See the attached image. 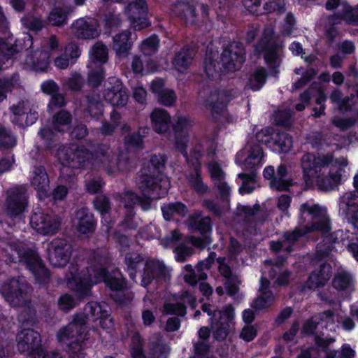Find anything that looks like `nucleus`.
I'll return each mask as SVG.
<instances>
[{
	"label": "nucleus",
	"mask_w": 358,
	"mask_h": 358,
	"mask_svg": "<svg viewBox=\"0 0 358 358\" xmlns=\"http://www.w3.org/2000/svg\"><path fill=\"white\" fill-rule=\"evenodd\" d=\"M334 156L331 153L322 156L307 152L303 155L301 166L306 181L316 178L318 188L323 191L334 189L341 184L342 173L345 172V162L339 165L338 160L332 164Z\"/></svg>",
	"instance_id": "nucleus-1"
},
{
	"label": "nucleus",
	"mask_w": 358,
	"mask_h": 358,
	"mask_svg": "<svg viewBox=\"0 0 358 358\" xmlns=\"http://www.w3.org/2000/svg\"><path fill=\"white\" fill-rule=\"evenodd\" d=\"M245 61V50L241 42L233 41L222 51L220 60L208 55L203 61L206 76L215 80L222 74L239 70Z\"/></svg>",
	"instance_id": "nucleus-2"
},
{
	"label": "nucleus",
	"mask_w": 358,
	"mask_h": 358,
	"mask_svg": "<svg viewBox=\"0 0 358 358\" xmlns=\"http://www.w3.org/2000/svg\"><path fill=\"white\" fill-rule=\"evenodd\" d=\"M36 310L30 299L24 298V355L31 358H64L59 352H46L41 345L38 331L25 326L34 327L38 323Z\"/></svg>",
	"instance_id": "nucleus-3"
},
{
	"label": "nucleus",
	"mask_w": 358,
	"mask_h": 358,
	"mask_svg": "<svg viewBox=\"0 0 358 358\" xmlns=\"http://www.w3.org/2000/svg\"><path fill=\"white\" fill-rule=\"evenodd\" d=\"M88 336L84 320L76 317L72 322L59 330L57 339L68 353V358H88L85 352Z\"/></svg>",
	"instance_id": "nucleus-4"
},
{
	"label": "nucleus",
	"mask_w": 358,
	"mask_h": 358,
	"mask_svg": "<svg viewBox=\"0 0 358 358\" xmlns=\"http://www.w3.org/2000/svg\"><path fill=\"white\" fill-rule=\"evenodd\" d=\"M94 273L96 282H103L110 290L115 292L111 298L116 303L125 305L129 302L124 293L127 289V280L118 268L110 271L106 267L99 266L94 268Z\"/></svg>",
	"instance_id": "nucleus-5"
},
{
	"label": "nucleus",
	"mask_w": 358,
	"mask_h": 358,
	"mask_svg": "<svg viewBox=\"0 0 358 358\" xmlns=\"http://www.w3.org/2000/svg\"><path fill=\"white\" fill-rule=\"evenodd\" d=\"M284 47L282 41L274 40L268 36L261 38L255 45V52L258 55H263L264 62L273 77H278L280 73V52Z\"/></svg>",
	"instance_id": "nucleus-6"
},
{
	"label": "nucleus",
	"mask_w": 358,
	"mask_h": 358,
	"mask_svg": "<svg viewBox=\"0 0 358 358\" xmlns=\"http://www.w3.org/2000/svg\"><path fill=\"white\" fill-rule=\"evenodd\" d=\"M69 274L66 280L68 287L75 294L78 301H81L89 297L94 285L89 269L86 268L80 271L78 264H71Z\"/></svg>",
	"instance_id": "nucleus-7"
},
{
	"label": "nucleus",
	"mask_w": 358,
	"mask_h": 358,
	"mask_svg": "<svg viewBox=\"0 0 358 358\" xmlns=\"http://www.w3.org/2000/svg\"><path fill=\"white\" fill-rule=\"evenodd\" d=\"M300 218L306 221L305 215L309 217L310 224L308 227L310 231H317L326 234L331 229V222L327 213V210L319 204H310L308 202L302 203L299 208Z\"/></svg>",
	"instance_id": "nucleus-8"
},
{
	"label": "nucleus",
	"mask_w": 358,
	"mask_h": 358,
	"mask_svg": "<svg viewBox=\"0 0 358 358\" xmlns=\"http://www.w3.org/2000/svg\"><path fill=\"white\" fill-rule=\"evenodd\" d=\"M24 266L32 275L34 284L40 287H46L51 278L50 270L36 250H24Z\"/></svg>",
	"instance_id": "nucleus-9"
},
{
	"label": "nucleus",
	"mask_w": 358,
	"mask_h": 358,
	"mask_svg": "<svg viewBox=\"0 0 358 358\" xmlns=\"http://www.w3.org/2000/svg\"><path fill=\"white\" fill-rule=\"evenodd\" d=\"M169 186L168 178L164 174L142 173L139 178L138 187L141 193L151 194L154 199H161L166 195Z\"/></svg>",
	"instance_id": "nucleus-10"
},
{
	"label": "nucleus",
	"mask_w": 358,
	"mask_h": 358,
	"mask_svg": "<svg viewBox=\"0 0 358 358\" xmlns=\"http://www.w3.org/2000/svg\"><path fill=\"white\" fill-rule=\"evenodd\" d=\"M30 224L41 234H54L60 227L61 220L58 216L45 213L41 208H36L30 217Z\"/></svg>",
	"instance_id": "nucleus-11"
},
{
	"label": "nucleus",
	"mask_w": 358,
	"mask_h": 358,
	"mask_svg": "<svg viewBox=\"0 0 358 358\" xmlns=\"http://www.w3.org/2000/svg\"><path fill=\"white\" fill-rule=\"evenodd\" d=\"M124 12L134 30L141 31L150 25L146 0H135L130 2L125 7Z\"/></svg>",
	"instance_id": "nucleus-12"
},
{
	"label": "nucleus",
	"mask_w": 358,
	"mask_h": 358,
	"mask_svg": "<svg viewBox=\"0 0 358 358\" xmlns=\"http://www.w3.org/2000/svg\"><path fill=\"white\" fill-rule=\"evenodd\" d=\"M232 99L231 90L217 89L210 92L205 100V106L210 110L212 117L216 119L224 114Z\"/></svg>",
	"instance_id": "nucleus-13"
},
{
	"label": "nucleus",
	"mask_w": 358,
	"mask_h": 358,
	"mask_svg": "<svg viewBox=\"0 0 358 358\" xmlns=\"http://www.w3.org/2000/svg\"><path fill=\"white\" fill-rule=\"evenodd\" d=\"M99 23L91 17H80L71 24L73 36L79 40H91L99 36Z\"/></svg>",
	"instance_id": "nucleus-14"
},
{
	"label": "nucleus",
	"mask_w": 358,
	"mask_h": 358,
	"mask_svg": "<svg viewBox=\"0 0 358 358\" xmlns=\"http://www.w3.org/2000/svg\"><path fill=\"white\" fill-rule=\"evenodd\" d=\"M167 278L166 267L164 262L158 260L149 259L145 261L141 275V286L148 287L153 281L158 283Z\"/></svg>",
	"instance_id": "nucleus-15"
},
{
	"label": "nucleus",
	"mask_w": 358,
	"mask_h": 358,
	"mask_svg": "<svg viewBox=\"0 0 358 358\" xmlns=\"http://www.w3.org/2000/svg\"><path fill=\"white\" fill-rule=\"evenodd\" d=\"M90 150L85 146L73 145L64 149L63 165L71 169H79L90 162Z\"/></svg>",
	"instance_id": "nucleus-16"
},
{
	"label": "nucleus",
	"mask_w": 358,
	"mask_h": 358,
	"mask_svg": "<svg viewBox=\"0 0 358 358\" xmlns=\"http://www.w3.org/2000/svg\"><path fill=\"white\" fill-rule=\"evenodd\" d=\"M52 252L50 260L54 267H64L69 262L72 255V246L66 240L56 239L52 241Z\"/></svg>",
	"instance_id": "nucleus-17"
},
{
	"label": "nucleus",
	"mask_w": 358,
	"mask_h": 358,
	"mask_svg": "<svg viewBox=\"0 0 358 358\" xmlns=\"http://www.w3.org/2000/svg\"><path fill=\"white\" fill-rule=\"evenodd\" d=\"M113 80H115L114 84L107 87L103 93L104 100L113 106L123 107L127 103L129 99L127 90L120 79Z\"/></svg>",
	"instance_id": "nucleus-18"
},
{
	"label": "nucleus",
	"mask_w": 358,
	"mask_h": 358,
	"mask_svg": "<svg viewBox=\"0 0 358 358\" xmlns=\"http://www.w3.org/2000/svg\"><path fill=\"white\" fill-rule=\"evenodd\" d=\"M332 273V267L327 262L320 264L319 267L313 271L305 282V287L310 290L322 288L329 280Z\"/></svg>",
	"instance_id": "nucleus-19"
},
{
	"label": "nucleus",
	"mask_w": 358,
	"mask_h": 358,
	"mask_svg": "<svg viewBox=\"0 0 358 358\" xmlns=\"http://www.w3.org/2000/svg\"><path fill=\"white\" fill-rule=\"evenodd\" d=\"M75 217L77 220L76 228L78 233L87 236L94 232L96 221L89 208L83 207L78 209Z\"/></svg>",
	"instance_id": "nucleus-20"
},
{
	"label": "nucleus",
	"mask_w": 358,
	"mask_h": 358,
	"mask_svg": "<svg viewBox=\"0 0 358 358\" xmlns=\"http://www.w3.org/2000/svg\"><path fill=\"white\" fill-rule=\"evenodd\" d=\"M50 64V54L48 51L36 50L26 55L24 66H29L31 70L36 72H45Z\"/></svg>",
	"instance_id": "nucleus-21"
},
{
	"label": "nucleus",
	"mask_w": 358,
	"mask_h": 358,
	"mask_svg": "<svg viewBox=\"0 0 358 358\" xmlns=\"http://www.w3.org/2000/svg\"><path fill=\"white\" fill-rule=\"evenodd\" d=\"M33 174L31 184L37 191L39 199L47 198L48 196V189L50 180L45 167L43 166H35Z\"/></svg>",
	"instance_id": "nucleus-22"
},
{
	"label": "nucleus",
	"mask_w": 358,
	"mask_h": 358,
	"mask_svg": "<svg viewBox=\"0 0 358 358\" xmlns=\"http://www.w3.org/2000/svg\"><path fill=\"white\" fill-rule=\"evenodd\" d=\"M131 31L123 30L113 37V49L119 57H126L133 46Z\"/></svg>",
	"instance_id": "nucleus-23"
},
{
	"label": "nucleus",
	"mask_w": 358,
	"mask_h": 358,
	"mask_svg": "<svg viewBox=\"0 0 358 358\" xmlns=\"http://www.w3.org/2000/svg\"><path fill=\"white\" fill-rule=\"evenodd\" d=\"M171 117L169 113L163 108H155L150 114V120L153 130L159 134L169 132Z\"/></svg>",
	"instance_id": "nucleus-24"
},
{
	"label": "nucleus",
	"mask_w": 358,
	"mask_h": 358,
	"mask_svg": "<svg viewBox=\"0 0 358 358\" xmlns=\"http://www.w3.org/2000/svg\"><path fill=\"white\" fill-rule=\"evenodd\" d=\"M343 230H336L324 236L322 243L318 244V252L323 256L328 257L335 249V245L341 242L344 244L345 238Z\"/></svg>",
	"instance_id": "nucleus-25"
},
{
	"label": "nucleus",
	"mask_w": 358,
	"mask_h": 358,
	"mask_svg": "<svg viewBox=\"0 0 358 358\" xmlns=\"http://www.w3.org/2000/svg\"><path fill=\"white\" fill-rule=\"evenodd\" d=\"M293 147V138L285 131H274L273 141L269 145V148L279 153H289Z\"/></svg>",
	"instance_id": "nucleus-26"
},
{
	"label": "nucleus",
	"mask_w": 358,
	"mask_h": 358,
	"mask_svg": "<svg viewBox=\"0 0 358 358\" xmlns=\"http://www.w3.org/2000/svg\"><path fill=\"white\" fill-rule=\"evenodd\" d=\"M73 10L71 6H55L48 14V20L52 26L63 27L68 23L69 15Z\"/></svg>",
	"instance_id": "nucleus-27"
},
{
	"label": "nucleus",
	"mask_w": 358,
	"mask_h": 358,
	"mask_svg": "<svg viewBox=\"0 0 358 358\" xmlns=\"http://www.w3.org/2000/svg\"><path fill=\"white\" fill-rule=\"evenodd\" d=\"M194 56V50L191 47L185 45L176 53L173 59V65L178 71L183 72L191 65Z\"/></svg>",
	"instance_id": "nucleus-28"
},
{
	"label": "nucleus",
	"mask_w": 358,
	"mask_h": 358,
	"mask_svg": "<svg viewBox=\"0 0 358 358\" xmlns=\"http://www.w3.org/2000/svg\"><path fill=\"white\" fill-rule=\"evenodd\" d=\"M90 155V162L99 166L108 164L112 158L110 146L103 143L98 144Z\"/></svg>",
	"instance_id": "nucleus-29"
},
{
	"label": "nucleus",
	"mask_w": 358,
	"mask_h": 358,
	"mask_svg": "<svg viewBox=\"0 0 358 358\" xmlns=\"http://www.w3.org/2000/svg\"><path fill=\"white\" fill-rule=\"evenodd\" d=\"M149 128L141 127L138 130L127 134L123 138L126 148H135L142 150L144 148V138L148 134Z\"/></svg>",
	"instance_id": "nucleus-30"
},
{
	"label": "nucleus",
	"mask_w": 358,
	"mask_h": 358,
	"mask_svg": "<svg viewBox=\"0 0 358 358\" xmlns=\"http://www.w3.org/2000/svg\"><path fill=\"white\" fill-rule=\"evenodd\" d=\"M287 175V168L284 164H281L277 168L275 178L273 182H270V187L279 192L287 191L292 185V179H286Z\"/></svg>",
	"instance_id": "nucleus-31"
},
{
	"label": "nucleus",
	"mask_w": 358,
	"mask_h": 358,
	"mask_svg": "<svg viewBox=\"0 0 358 358\" xmlns=\"http://www.w3.org/2000/svg\"><path fill=\"white\" fill-rule=\"evenodd\" d=\"M87 106L85 113L88 114L92 119L99 120L103 115L104 106L99 95H87Z\"/></svg>",
	"instance_id": "nucleus-32"
},
{
	"label": "nucleus",
	"mask_w": 358,
	"mask_h": 358,
	"mask_svg": "<svg viewBox=\"0 0 358 358\" xmlns=\"http://www.w3.org/2000/svg\"><path fill=\"white\" fill-rule=\"evenodd\" d=\"M161 210L164 220L166 221L172 220L175 215L185 217L188 213L187 206L180 201L171 202L162 206Z\"/></svg>",
	"instance_id": "nucleus-33"
},
{
	"label": "nucleus",
	"mask_w": 358,
	"mask_h": 358,
	"mask_svg": "<svg viewBox=\"0 0 358 358\" xmlns=\"http://www.w3.org/2000/svg\"><path fill=\"white\" fill-rule=\"evenodd\" d=\"M144 257L136 252H128L124 257V264L127 266V272L131 279H134L139 268L145 266Z\"/></svg>",
	"instance_id": "nucleus-34"
},
{
	"label": "nucleus",
	"mask_w": 358,
	"mask_h": 358,
	"mask_svg": "<svg viewBox=\"0 0 358 358\" xmlns=\"http://www.w3.org/2000/svg\"><path fill=\"white\" fill-rule=\"evenodd\" d=\"M251 6L258 7L263 3L264 13H282L285 10L284 0H250Z\"/></svg>",
	"instance_id": "nucleus-35"
},
{
	"label": "nucleus",
	"mask_w": 358,
	"mask_h": 358,
	"mask_svg": "<svg viewBox=\"0 0 358 358\" xmlns=\"http://www.w3.org/2000/svg\"><path fill=\"white\" fill-rule=\"evenodd\" d=\"M267 77L266 69L262 66L257 67L248 79L250 88L254 92L260 90L265 85Z\"/></svg>",
	"instance_id": "nucleus-36"
},
{
	"label": "nucleus",
	"mask_w": 358,
	"mask_h": 358,
	"mask_svg": "<svg viewBox=\"0 0 358 358\" xmlns=\"http://www.w3.org/2000/svg\"><path fill=\"white\" fill-rule=\"evenodd\" d=\"M90 54L92 62L95 64L102 65L108 62V48L102 42L96 43L92 46Z\"/></svg>",
	"instance_id": "nucleus-37"
},
{
	"label": "nucleus",
	"mask_w": 358,
	"mask_h": 358,
	"mask_svg": "<svg viewBox=\"0 0 358 358\" xmlns=\"http://www.w3.org/2000/svg\"><path fill=\"white\" fill-rule=\"evenodd\" d=\"M144 340L138 332L131 338L129 352L131 358H147L144 349Z\"/></svg>",
	"instance_id": "nucleus-38"
},
{
	"label": "nucleus",
	"mask_w": 358,
	"mask_h": 358,
	"mask_svg": "<svg viewBox=\"0 0 358 358\" xmlns=\"http://www.w3.org/2000/svg\"><path fill=\"white\" fill-rule=\"evenodd\" d=\"M213 329V336L216 341H224L231 331V324H228L227 322H221L216 320L210 324Z\"/></svg>",
	"instance_id": "nucleus-39"
},
{
	"label": "nucleus",
	"mask_w": 358,
	"mask_h": 358,
	"mask_svg": "<svg viewBox=\"0 0 358 358\" xmlns=\"http://www.w3.org/2000/svg\"><path fill=\"white\" fill-rule=\"evenodd\" d=\"M189 220L191 227L202 235H206L212 230L211 220L209 217H200V215H194L190 217Z\"/></svg>",
	"instance_id": "nucleus-40"
},
{
	"label": "nucleus",
	"mask_w": 358,
	"mask_h": 358,
	"mask_svg": "<svg viewBox=\"0 0 358 358\" xmlns=\"http://www.w3.org/2000/svg\"><path fill=\"white\" fill-rule=\"evenodd\" d=\"M263 157L264 151L262 145L259 143H253L250 148L248 157L245 159V166L253 169Z\"/></svg>",
	"instance_id": "nucleus-41"
},
{
	"label": "nucleus",
	"mask_w": 358,
	"mask_h": 358,
	"mask_svg": "<svg viewBox=\"0 0 358 358\" xmlns=\"http://www.w3.org/2000/svg\"><path fill=\"white\" fill-rule=\"evenodd\" d=\"M106 310L96 301H90L86 303L83 308L85 317L90 321L96 322L98 321L99 315Z\"/></svg>",
	"instance_id": "nucleus-42"
},
{
	"label": "nucleus",
	"mask_w": 358,
	"mask_h": 358,
	"mask_svg": "<svg viewBox=\"0 0 358 358\" xmlns=\"http://www.w3.org/2000/svg\"><path fill=\"white\" fill-rule=\"evenodd\" d=\"M187 179L191 188L197 194L203 195L208 192V187L203 182L201 173H189Z\"/></svg>",
	"instance_id": "nucleus-43"
},
{
	"label": "nucleus",
	"mask_w": 358,
	"mask_h": 358,
	"mask_svg": "<svg viewBox=\"0 0 358 358\" xmlns=\"http://www.w3.org/2000/svg\"><path fill=\"white\" fill-rule=\"evenodd\" d=\"M71 121V114L69 111L62 109L53 115L52 126L55 131H61L59 127L69 125Z\"/></svg>",
	"instance_id": "nucleus-44"
},
{
	"label": "nucleus",
	"mask_w": 358,
	"mask_h": 358,
	"mask_svg": "<svg viewBox=\"0 0 358 358\" xmlns=\"http://www.w3.org/2000/svg\"><path fill=\"white\" fill-rule=\"evenodd\" d=\"M351 281L350 274L346 271H343L334 275L332 285L338 291H344L350 286Z\"/></svg>",
	"instance_id": "nucleus-45"
},
{
	"label": "nucleus",
	"mask_w": 358,
	"mask_h": 358,
	"mask_svg": "<svg viewBox=\"0 0 358 358\" xmlns=\"http://www.w3.org/2000/svg\"><path fill=\"white\" fill-rule=\"evenodd\" d=\"M106 71L103 67L99 66L89 72L87 76V83L93 88L100 86L105 79Z\"/></svg>",
	"instance_id": "nucleus-46"
},
{
	"label": "nucleus",
	"mask_w": 358,
	"mask_h": 358,
	"mask_svg": "<svg viewBox=\"0 0 358 358\" xmlns=\"http://www.w3.org/2000/svg\"><path fill=\"white\" fill-rule=\"evenodd\" d=\"M319 324L320 321L317 320L316 315L309 317L302 324L301 329V335L308 337L317 335L316 331Z\"/></svg>",
	"instance_id": "nucleus-47"
},
{
	"label": "nucleus",
	"mask_w": 358,
	"mask_h": 358,
	"mask_svg": "<svg viewBox=\"0 0 358 358\" xmlns=\"http://www.w3.org/2000/svg\"><path fill=\"white\" fill-rule=\"evenodd\" d=\"M164 310L166 315L184 317L187 314V306L184 303H165Z\"/></svg>",
	"instance_id": "nucleus-48"
},
{
	"label": "nucleus",
	"mask_w": 358,
	"mask_h": 358,
	"mask_svg": "<svg viewBox=\"0 0 358 358\" xmlns=\"http://www.w3.org/2000/svg\"><path fill=\"white\" fill-rule=\"evenodd\" d=\"M335 340L332 338H324L321 337L320 336L315 335L314 336V345H310V347H313V352H316L317 354L320 352H329V345L334 343Z\"/></svg>",
	"instance_id": "nucleus-49"
},
{
	"label": "nucleus",
	"mask_w": 358,
	"mask_h": 358,
	"mask_svg": "<svg viewBox=\"0 0 358 358\" xmlns=\"http://www.w3.org/2000/svg\"><path fill=\"white\" fill-rule=\"evenodd\" d=\"M93 206L95 210L105 215L111 209V202L110 199L106 195H98L93 201Z\"/></svg>",
	"instance_id": "nucleus-50"
},
{
	"label": "nucleus",
	"mask_w": 358,
	"mask_h": 358,
	"mask_svg": "<svg viewBox=\"0 0 358 358\" xmlns=\"http://www.w3.org/2000/svg\"><path fill=\"white\" fill-rule=\"evenodd\" d=\"M122 19L120 15L113 12H109L104 15L103 25L106 31H110L113 29L120 27Z\"/></svg>",
	"instance_id": "nucleus-51"
},
{
	"label": "nucleus",
	"mask_w": 358,
	"mask_h": 358,
	"mask_svg": "<svg viewBox=\"0 0 358 358\" xmlns=\"http://www.w3.org/2000/svg\"><path fill=\"white\" fill-rule=\"evenodd\" d=\"M273 133H274V130L270 127H267L257 132L255 134L257 143L265 145L267 148H269V145L271 144L273 141Z\"/></svg>",
	"instance_id": "nucleus-52"
},
{
	"label": "nucleus",
	"mask_w": 358,
	"mask_h": 358,
	"mask_svg": "<svg viewBox=\"0 0 358 358\" xmlns=\"http://www.w3.org/2000/svg\"><path fill=\"white\" fill-rule=\"evenodd\" d=\"M166 158L163 155H153L150 159V169H152L155 174H164L163 170L165 167Z\"/></svg>",
	"instance_id": "nucleus-53"
},
{
	"label": "nucleus",
	"mask_w": 358,
	"mask_h": 358,
	"mask_svg": "<svg viewBox=\"0 0 358 358\" xmlns=\"http://www.w3.org/2000/svg\"><path fill=\"white\" fill-rule=\"evenodd\" d=\"M338 20H343L348 24L358 26V8L348 7L341 15H336Z\"/></svg>",
	"instance_id": "nucleus-54"
},
{
	"label": "nucleus",
	"mask_w": 358,
	"mask_h": 358,
	"mask_svg": "<svg viewBox=\"0 0 358 358\" xmlns=\"http://www.w3.org/2000/svg\"><path fill=\"white\" fill-rule=\"evenodd\" d=\"M159 103L165 106H172L177 100V96L173 90L165 89L157 96Z\"/></svg>",
	"instance_id": "nucleus-55"
},
{
	"label": "nucleus",
	"mask_w": 358,
	"mask_h": 358,
	"mask_svg": "<svg viewBox=\"0 0 358 358\" xmlns=\"http://www.w3.org/2000/svg\"><path fill=\"white\" fill-rule=\"evenodd\" d=\"M234 317L235 310L231 304H228L224 306L222 310H217V320L227 322L228 324L233 325Z\"/></svg>",
	"instance_id": "nucleus-56"
},
{
	"label": "nucleus",
	"mask_w": 358,
	"mask_h": 358,
	"mask_svg": "<svg viewBox=\"0 0 358 358\" xmlns=\"http://www.w3.org/2000/svg\"><path fill=\"white\" fill-rule=\"evenodd\" d=\"M64 54L71 61V64H74L81 55V50L77 43L71 42L65 46Z\"/></svg>",
	"instance_id": "nucleus-57"
},
{
	"label": "nucleus",
	"mask_w": 358,
	"mask_h": 358,
	"mask_svg": "<svg viewBox=\"0 0 358 358\" xmlns=\"http://www.w3.org/2000/svg\"><path fill=\"white\" fill-rule=\"evenodd\" d=\"M66 104L65 96L59 92L50 96V101L48 104V110L50 113H52L56 108H60Z\"/></svg>",
	"instance_id": "nucleus-58"
},
{
	"label": "nucleus",
	"mask_w": 358,
	"mask_h": 358,
	"mask_svg": "<svg viewBox=\"0 0 358 358\" xmlns=\"http://www.w3.org/2000/svg\"><path fill=\"white\" fill-rule=\"evenodd\" d=\"M58 306L62 310L69 311L76 306V302L71 294H64L59 298Z\"/></svg>",
	"instance_id": "nucleus-59"
},
{
	"label": "nucleus",
	"mask_w": 358,
	"mask_h": 358,
	"mask_svg": "<svg viewBox=\"0 0 358 358\" xmlns=\"http://www.w3.org/2000/svg\"><path fill=\"white\" fill-rule=\"evenodd\" d=\"M202 206L208 210L214 217H220L222 215V210L220 206L214 200L206 199L203 201Z\"/></svg>",
	"instance_id": "nucleus-60"
},
{
	"label": "nucleus",
	"mask_w": 358,
	"mask_h": 358,
	"mask_svg": "<svg viewBox=\"0 0 358 358\" xmlns=\"http://www.w3.org/2000/svg\"><path fill=\"white\" fill-rule=\"evenodd\" d=\"M275 122L277 125L287 127L292 124V115L289 111L282 110L277 113Z\"/></svg>",
	"instance_id": "nucleus-61"
},
{
	"label": "nucleus",
	"mask_w": 358,
	"mask_h": 358,
	"mask_svg": "<svg viewBox=\"0 0 358 358\" xmlns=\"http://www.w3.org/2000/svg\"><path fill=\"white\" fill-rule=\"evenodd\" d=\"M150 350L152 358H168L166 345L162 343L153 342Z\"/></svg>",
	"instance_id": "nucleus-62"
},
{
	"label": "nucleus",
	"mask_w": 358,
	"mask_h": 358,
	"mask_svg": "<svg viewBox=\"0 0 358 358\" xmlns=\"http://www.w3.org/2000/svg\"><path fill=\"white\" fill-rule=\"evenodd\" d=\"M113 238L120 252H124L129 248V238L125 234L116 231L114 232Z\"/></svg>",
	"instance_id": "nucleus-63"
},
{
	"label": "nucleus",
	"mask_w": 358,
	"mask_h": 358,
	"mask_svg": "<svg viewBox=\"0 0 358 358\" xmlns=\"http://www.w3.org/2000/svg\"><path fill=\"white\" fill-rule=\"evenodd\" d=\"M123 202L124 206L127 210L128 212H130L134 209V206L137 205L138 199V195L132 192H127L123 196Z\"/></svg>",
	"instance_id": "nucleus-64"
}]
</instances>
